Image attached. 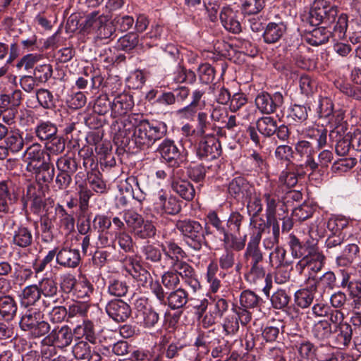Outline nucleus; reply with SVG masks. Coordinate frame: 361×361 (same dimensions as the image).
I'll list each match as a JSON object with an SVG mask.
<instances>
[{
    "instance_id": "20e7f679",
    "label": "nucleus",
    "mask_w": 361,
    "mask_h": 361,
    "mask_svg": "<svg viewBox=\"0 0 361 361\" xmlns=\"http://www.w3.org/2000/svg\"><path fill=\"white\" fill-rule=\"evenodd\" d=\"M40 309H30L22 317L19 322L22 331L27 332L30 337L37 338L50 331V324L44 321Z\"/></svg>"
},
{
    "instance_id": "a18cd8bd",
    "label": "nucleus",
    "mask_w": 361,
    "mask_h": 361,
    "mask_svg": "<svg viewBox=\"0 0 361 361\" xmlns=\"http://www.w3.org/2000/svg\"><path fill=\"white\" fill-rule=\"evenodd\" d=\"M225 335L233 336L239 331V322L236 317V309L233 308L231 312L227 314L222 324Z\"/></svg>"
},
{
    "instance_id": "f257e3e1",
    "label": "nucleus",
    "mask_w": 361,
    "mask_h": 361,
    "mask_svg": "<svg viewBox=\"0 0 361 361\" xmlns=\"http://www.w3.org/2000/svg\"><path fill=\"white\" fill-rule=\"evenodd\" d=\"M166 131L167 127L163 123L145 119L137 123L134 116H130L124 121L123 129L118 131L115 139L121 145L126 147L132 142L138 149H144L161 139Z\"/></svg>"
},
{
    "instance_id": "58836bf2",
    "label": "nucleus",
    "mask_w": 361,
    "mask_h": 361,
    "mask_svg": "<svg viewBox=\"0 0 361 361\" xmlns=\"http://www.w3.org/2000/svg\"><path fill=\"white\" fill-rule=\"evenodd\" d=\"M289 246L292 255L295 258L310 257L308 252L311 249L317 250L314 246L307 245L300 241V240L293 234L289 236Z\"/></svg>"
},
{
    "instance_id": "4be33fe9",
    "label": "nucleus",
    "mask_w": 361,
    "mask_h": 361,
    "mask_svg": "<svg viewBox=\"0 0 361 361\" xmlns=\"http://www.w3.org/2000/svg\"><path fill=\"white\" fill-rule=\"evenodd\" d=\"M32 230L27 226L20 225L14 230L12 243L21 248L30 247L34 243Z\"/></svg>"
},
{
    "instance_id": "412c9836",
    "label": "nucleus",
    "mask_w": 361,
    "mask_h": 361,
    "mask_svg": "<svg viewBox=\"0 0 361 361\" xmlns=\"http://www.w3.org/2000/svg\"><path fill=\"white\" fill-rule=\"evenodd\" d=\"M80 261V252L77 249L61 248L56 255L57 263L64 267L75 268Z\"/></svg>"
},
{
    "instance_id": "680f3d73",
    "label": "nucleus",
    "mask_w": 361,
    "mask_h": 361,
    "mask_svg": "<svg viewBox=\"0 0 361 361\" xmlns=\"http://www.w3.org/2000/svg\"><path fill=\"white\" fill-rule=\"evenodd\" d=\"M264 4V0H242L241 10L245 15H255L263 9Z\"/></svg>"
},
{
    "instance_id": "09e8293b",
    "label": "nucleus",
    "mask_w": 361,
    "mask_h": 361,
    "mask_svg": "<svg viewBox=\"0 0 361 361\" xmlns=\"http://www.w3.org/2000/svg\"><path fill=\"white\" fill-rule=\"evenodd\" d=\"M165 245H161V250L159 247L149 244L143 247L142 253L145 259L152 264H157L161 262L162 255H164L163 247H166Z\"/></svg>"
},
{
    "instance_id": "69168bd1",
    "label": "nucleus",
    "mask_w": 361,
    "mask_h": 361,
    "mask_svg": "<svg viewBox=\"0 0 361 361\" xmlns=\"http://www.w3.org/2000/svg\"><path fill=\"white\" fill-rule=\"evenodd\" d=\"M211 305L210 310L214 314V317H217L218 319H221L228 311L229 304L224 298H214Z\"/></svg>"
},
{
    "instance_id": "9d476101",
    "label": "nucleus",
    "mask_w": 361,
    "mask_h": 361,
    "mask_svg": "<svg viewBox=\"0 0 361 361\" xmlns=\"http://www.w3.org/2000/svg\"><path fill=\"white\" fill-rule=\"evenodd\" d=\"M37 285L42 297L43 311L49 309L52 305L59 302L57 283L53 279L44 278Z\"/></svg>"
},
{
    "instance_id": "9b49d317",
    "label": "nucleus",
    "mask_w": 361,
    "mask_h": 361,
    "mask_svg": "<svg viewBox=\"0 0 361 361\" xmlns=\"http://www.w3.org/2000/svg\"><path fill=\"white\" fill-rule=\"evenodd\" d=\"M73 330L68 325L56 326L42 340V343H52L59 348L69 346L73 339Z\"/></svg>"
},
{
    "instance_id": "3c124183",
    "label": "nucleus",
    "mask_w": 361,
    "mask_h": 361,
    "mask_svg": "<svg viewBox=\"0 0 361 361\" xmlns=\"http://www.w3.org/2000/svg\"><path fill=\"white\" fill-rule=\"evenodd\" d=\"M156 227L152 221L142 220V223L134 231L135 237L140 239L154 238L156 235Z\"/></svg>"
},
{
    "instance_id": "6e6d98bb",
    "label": "nucleus",
    "mask_w": 361,
    "mask_h": 361,
    "mask_svg": "<svg viewBox=\"0 0 361 361\" xmlns=\"http://www.w3.org/2000/svg\"><path fill=\"white\" fill-rule=\"evenodd\" d=\"M290 296L283 289H279L271 297V302L274 308L283 310L288 307Z\"/></svg>"
},
{
    "instance_id": "c756f323",
    "label": "nucleus",
    "mask_w": 361,
    "mask_h": 361,
    "mask_svg": "<svg viewBox=\"0 0 361 361\" xmlns=\"http://www.w3.org/2000/svg\"><path fill=\"white\" fill-rule=\"evenodd\" d=\"M34 133L39 140L46 142L58 133V128L55 123L49 121H40L35 127Z\"/></svg>"
},
{
    "instance_id": "7ed1b4c3",
    "label": "nucleus",
    "mask_w": 361,
    "mask_h": 361,
    "mask_svg": "<svg viewBox=\"0 0 361 361\" xmlns=\"http://www.w3.org/2000/svg\"><path fill=\"white\" fill-rule=\"evenodd\" d=\"M175 227L182 235L185 245L191 250L200 252L204 247L209 246L206 236L212 233L209 227H204L199 221L191 219L177 220Z\"/></svg>"
},
{
    "instance_id": "2f4dec72",
    "label": "nucleus",
    "mask_w": 361,
    "mask_h": 361,
    "mask_svg": "<svg viewBox=\"0 0 361 361\" xmlns=\"http://www.w3.org/2000/svg\"><path fill=\"white\" fill-rule=\"evenodd\" d=\"M314 283L311 285L312 290H321L324 293L326 290H333L336 285L335 274L329 271L317 279L313 278Z\"/></svg>"
},
{
    "instance_id": "0e129e2a",
    "label": "nucleus",
    "mask_w": 361,
    "mask_h": 361,
    "mask_svg": "<svg viewBox=\"0 0 361 361\" xmlns=\"http://www.w3.org/2000/svg\"><path fill=\"white\" fill-rule=\"evenodd\" d=\"M36 97L40 106L44 109H50L55 106L54 96L47 89L41 88L37 90Z\"/></svg>"
},
{
    "instance_id": "052dcab7",
    "label": "nucleus",
    "mask_w": 361,
    "mask_h": 361,
    "mask_svg": "<svg viewBox=\"0 0 361 361\" xmlns=\"http://www.w3.org/2000/svg\"><path fill=\"white\" fill-rule=\"evenodd\" d=\"M52 74V66L49 63L37 66L33 72V75L38 83H45L51 78Z\"/></svg>"
},
{
    "instance_id": "bb28decb",
    "label": "nucleus",
    "mask_w": 361,
    "mask_h": 361,
    "mask_svg": "<svg viewBox=\"0 0 361 361\" xmlns=\"http://www.w3.org/2000/svg\"><path fill=\"white\" fill-rule=\"evenodd\" d=\"M73 333L76 338L80 339L84 337L91 343H96L97 334L94 325L88 319H83L82 324L77 325L73 329Z\"/></svg>"
},
{
    "instance_id": "5701e85b",
    "label": "nucleus",
    "mask_w": 361,
    "mask_h": 361,
    "mask_svg": "<svg viewBox=\"0 0 361 361\" xmlns=\"http://www.w3.org/2000/svg\"><path fill=\"white\" fill-rule=\"evenodd\" d=\"M259 238L250 239L243 256V262L245 264L262 262L264 256L259 247Z\"/></svg>"
},
{
    "instance_id": "a19ab883",
    "label": "nucleus",
    "mask_w": 361,
    "mask_h": 361,
    "mask_svg": "<svg viewBox=\"0 0 361 361\" xmlns=\"http://www.w3.org/2000/svg\"><path fill=\"white\" fill-rule=\"evenodd\" d=\"M262 299L250 290H243L240 295L241 307L246 309L257 308L260 306Z\"/></svg>"
},
{
    "instance_id": "6ab92c4d",
    "label": "nucleus",
    "mask_w": 361,
    "mask_h": 361,
    "mask_svg": "<svg viewBox=\"0 0 361 361\" xmlns=\"http://www.w3.org/2000/svg\"><path fill=\"white\" fill-rule=\"evenodd\" d=\"M25 160L27 162V171L40 165L44 160L45 152L39 143H33L24 152Z\"/></svg>"
},
{
    "instance_id": "13d9d810",
    "label": "nucleus",
    "mask_w": 361,
    "mask_h": 361,
    "mask_svg": "<svg viewBox=\"0 0 361 361\" xmlns=\"http://www.w3.org/2000/svg\"><path fill=\"white\" fill-rule=\"evenodd\" d=\"M237 233L227 231L222 235L224 237L223 241L225 245L229 246L231 248L236 251H240L244 249L245 246L246 235L243 239L239 240L236 236Z\"/></svg>"
},
{
    "instance_id": "ea45409f",
    "label": "nucleus",
    "mask_w": 361,
    "mask_h": 361,
    "mask_svg": "<svg viewBox=\"0 0 361 361\" xmlns=\"http://www.w3.org/2000/svg\"><path fill=\"white\" fill-rule=\"evenodd\" d=\"M258 131L265 137H269L274 135L277 129V121L273 117L263 116L259 118L256 123Z\"/></svg>"
},
{
    "instance_id": "f8f14e48",
    "label": "nucleus",
    "mask_w": 361,
    "mask_h": 361,
    "mask_svg": "<svg viewBox=\"0 0 361 361\" xmlns=\"http://www.w3.org/2000/svg\"><path fill=\"white\" fill-rule=\"evenodd\" d=\"M111 96L113 97L111 116L117 118L126 114L134 106L133 97L126 92H117L114 87L111 89Z\"/></svg>"
},
{
    "instance_id": "4c0bfd02",
    "label": "nucleus",
    "mask_w": 361,
    "mask_h": 361,
    "mask_svg": "<svg viewBox=\"0 0 361 361\" xmlns=\"http://www.w3.org/2000/svg\"><path fill=\"white\" fill-rule=\"evenodd\" d=\"M331 36V32L325 27L314 29L305 37L306 42L312 46H319L326 43Z\"/></svg>"
},
{
    "instance_id": "4468645a",
    "label": "nucleus",
    "mask_w": 361,
    "mask_h": 361,
    "mask_svg": "<svg viewBox=\"0 0 361 361\" xmlns=\"http://www.w3.org/2000/svg\"><path fill=\"white\" fill-rule=\"evenodd\" d=\"M352 336L353 329L348 323L344 322V324L334 326L329 345L338 349H343L350 343Z\"/></svg>"
},
{
    "instance_id": "338daca9",
    "label": "nucleus",
    "mask_w": 361,
    "mask_h": 361,
    "mask_svg": "<svg viewBox=\"0 0 361 361\" xmlns=\"http://www.w3.org/2000/svg\"><path fill=\"white\" fill-rule=\"evenodd\" d=\"M116 240L118 241V244L122 250L125 252H134V243L132 237L126 231H116Z\"/></svg>"
},
{
    "instance_id": "4d7b16f0",
    "label": "nucleus",
    "mask_w": 361,
    "mask_h": 361,
    "mask_svg": "<svg viewBox=\"0 0 361 361\" xmlns=\"http://www.w3.org/2000/svg\"><path fill=\"white\" fill-rule=\"evenodd\" d=\"M121 214L123 221L133 233L142 223V216L133 210L125 209Z\"/></svg>"
},
{
    "instance_id": "0eeeda50",
    "label": "nucleus",
    "mask_w": 361,
    "mask_h": 361,
    "mask_svg": "<svg viewBox=\"0 0 361 361\" xmlns=\"http://www.w3.org/2000/svg\"><path fill=\"white\" fill-rule=\"evenodd\" d=\"M153 202L154 209L161 215L175 216L179 214L182 209V202L163 190L154 195Z\"/></svg>"
},
{
    "instance_id": "603ef678",
    "label": "nucleus",
    "mask_w": 361,
    "mask_h": 361,
    "mask_svg": "<svg viewBox=\"0 0 361 361\" xmlns=\"http://www.w3.org/2000/svg\"><path fill=\"white\" fill-rule=\"evenodd\" d=\"M173 80L177 83L192 84L196 81V74L193 71L179 65L173 73Z\"/></svg>"
},
{
    "instance_id": "cd10ccee",
    "label": "nucleus",
    "mask_w": 361,
    "mask_h": 361,
    "mask_svg": "<svg viewBox=\"0 0 361 361\" xmlns=\"http://www.w3.org/2000/svg\"><path fill=\"white\" fill-rule=\"evenodd\" d=\"M188 293L183 288H178L168 295L164 305L173 310L183 308L188 303Z\"/></svg>"
},
{
    "instance_id": "49530a36",
    "label": "nucleus",
    "mask_w": 361,
    "mask_h": 361,
    "mask_svg": "<svg viewBox=\"0 0 361 361\" xmlns=\"http://www.w3.org/2000/svg\"><path fill=\"white\" fill-rule=\"evenodd\" d=\"M265 204V215L266 218H271L276 216V209L280 202L279 198L275 194L271 192V191H266L262 195Z\"/></svg>"
},
{
    "instance_id": "e433bc0d",
    "label": "nucleus",
    "mask_w": 361,
    "mask_h": 361,
    "mask_svg": "<svg viewBox=\"0 0 361 361\" xmlns=\"http://www.w3.org/2000/svg\"><path fill=\"white\" fill-rule=\"evenodd\" d=\"M333 326L326 320H319L316 322L312 329L313 337L319 341H328L329 343L333 334Z\"/></svg>"
},
{
    "instance_id": "393cba45",
    "label": "nucleus",
    "mask_w": 361,
    "mask_h": 361,
    "mask_svg": "<svg viewBox=\"0 0 361 361\" xmlns=\"http://www.w3.org/2000/svg\"><path fill=\"white\" fill-rule=\"evenodd\" d=\"M339 128L340 127H338L336 129L331 130L329 136L331 142H336L335 151L336 154L339 156H345L351 149L350 142L348 133L343 137L341 132L339 130Z\"/></svg>"
},
{
    "instance_id": "b1692460",
    "label": "nucleus",
    "mask_w": 361,
    "mask_h": 361,
    "mask_svg": "<svg viewBox=\"0 0 361 361\" xmlns=\"http://www.w3.org/2000/svg\"><path fill=\"white\" fill-rule=\"evenodd\" d=\"M286 32V25L283 23H269L262 35L264 42L274 44L279 41Z\"/></svg>"
},
{
    "instance_id": "c03bdc74",
    "label": "nucleus",
    "mask_w": 361,
    "mask_h": 361,
    "mask_svg": "<svg viewBox=\"0 0 361 361\" xmlns=\"http://www.w3.org/2000/svg\"><path fill=\"white\" fill-rule=\"evenodd\" d=\"M220 337L216 332L215 329L209 330L206 332H202L198 335L195 341V345L197 348L204 347L207 348V352H209L210 348L214 342Z\"/></svg>"
},
{
    "instance_id": "774afa93",
    "label": "nucleus",
    "mask_w": 361,
    "mask_h": 361,
    "mask_svg": "<svg viewBox=\"0 0 361 361\" xmlns=\"http://www.w3.org/2000/svg\"><path fill=\"white\" fill-rule=\"evenodd\" d=\"M40 59L41 56L39 54H26L17 62L16 67L19 71L23 69L28 71L34 68Z\"/></svg>"
},
{
    "instance_id": "37998d69",
    "label": "nucleus",
    "mask_w": 361,
    "mask_h": 361,
    "mask_svg": "<svg viewBox=\"0 0 361 361\" xmlns=\"http://www.w3.org/2000/svg\"><path fill=\"white\" fill-rule=\"evenodd\" d=\"M314 292L312 290L311 285L309 288L298 290L295 293V304L303 309L310 307L313 302Z\"/></svg>"
},
{
    "instance_id": "423d86ee",
    "label": "nucleus",
    "mask_w": 361,
    "mask_h": 361,
    "mask_svg": "<svg viewBox=\"0 0 361 361\" xmlns=\"http://www.w3.org/2000/svg\"><path fill=\"white\" fill-rule=\"evenodd\" d=\"M338 7L326 0H315L310 11V23L312 25H325L334 22Z\"/></svg>"
},
{
    "instance_id": "79ce46f5",
    "label": "nucleus",
    "mask_w": 361,
    "mask_h": 361,
    "mask_svg": "<svg viewBox=\"0 0 361 361\" xmlns=\"http://www.w3.org/2000/svg\"><path fill=\"white\" fill-rule=\"evenodd\" d=\"M93 350L90 344L82 340L75 343L72 348V353L74 357L78 360L88 361Z\"/></svg>"
},
{
    "instance_id": "a878e982",
    "label": "nucleus",
    "mask_w": 361,
    "mask_h": 361,
    "mask_svg": "<svg viewBox=\"0 0 361 361\" xmlns=\"http://www.w3.org/2000/svg\"><path fill=\"white\" fill-rule=\"evenodd\" d=\"M173 192L186 201H191L195 195V190L192 184L186 179H173L171 183Z\"/></svg>"
},
{
    "instance_id": "c85d7f7f",
    "label": "nucleus",
    "mask_w": 361,
    "mask_h": 361,
    "mask_svg": "<svg viewBox=\"0 0 361 361\" xmlns=\"http://www.w3.org/2000/svg\"><path fill=\"white\" fill-rule=\"evenodd\" d=\"M29 172L35 175L36 180L39 183H50L55 175L54 166L47 161H43L42 164L32 168Z\"/></svg>"
},
{
    "instance_id": "1a4fd4ad",
    "label": "nucleus",
    "mask_w": 361,
    "mask_h": 361,
    "mask_svg": "<svg viewBox=\"0 0 361 361\" xmlns=\"http://www.w3.org/2000/svg\"><path fill=\"white\" fill-rule=\"evenodd\" d=\"M157 152L170 167L178 168L186 159L183 152L170 139L164 140L159 145Z\"/></svg>"
},
{
    "instance_id": "ddd939ff",
    "label": "nucleus",
    "mask_w": 361,
    "mask_h": 361,
    "mask_svg": "<svg viewBox=\"0 0 361 361\" xmlns=\"http://www.w3.org/2000/svg\"><path fill=\"white\" fill-rule=\"evenodd\" d=\"M283 104V97L279 92L273 94L267 92L259 94L255 99V104L257 109L262 113L270 114L276 111L277 108Z\"/></svg>"
},
{
    "instance_id": "7c9ffc66",
    "label": "nucleus",
    "mask_w": 361,
    "mask_h": 361,
    "mask_svg": "<svg viewBox=\"0 0 361 361\" xmlns=\"http://www.w3.org/2000/svg\"><path fill=\"white\" fill-rule=\"evenodd\" d=\"M130 261L131 267L128 269V272L139 283V285L145 286L151 282L150 273L142 267L137 261H135L133 258H130Z\"/></svg>"
},
{
    "instance_id": "2eb2a0df",
    "label": "nucleus",
    "mask_w": 361,
    "mask_h": 361,
    "mask_svg": "<svg viewBox=\"0 0 361 361\" xmlns=\"http://www.w3.org/2000/svg\"><path fill=\"white\" fill-rule=\"evenodd\" d=\"M107 314L116 322H123L131 315V308L122 300H113L106 305Z\"/></svg>"
},
{
    "instance_id": "72a5a7b5",
    "label": "nucleus",
    "mask_w": 361,
    "mask_h": 361,
    "mask_svg": "<svg viewBox=\"0 0 361 361\" xmlns=\"http://www.w3.org/2000/svg\"><path fill=\"white\" fill-rule=\"evenodd\" d=\"M341 287L346 288L352 299H361V279L350 280V274L343 271Z\"/></svg>"
},
{
    "instance_id": "de8ad7c7",
    "label": "nucleus",
    "mask_w": 361,
    "mask_h": 361,
    "mask_svg": "<svg viewBox=\"0 0 361 361\" xmlns=\"http://www.w3.org/2000/svg\"><path fill=\"white\" fill-rule=\"evenodd\" d=\"M5 145L12 153L21 151L24 147V139L18 132H11L6 137Z\"/></svg>"
},
{
    "instance_id": "aec40b11",
    "label": "nucleus",
    "mask_w": 361,
    "mask_h": 361,
    "mask_svg": "<svg viewBox=\"0 0 361 361\" xmlns=\"http://www.w3.org/2000/svg\"><path fill=\"white\" fill-rule=\"evenodd\" d=\"M237 16L238 12L230 6H224L219 14L223 26L233 33H238L241 31V25Z\"/></svg>"
},
{
    "instance_id": "864d4df0",
    "label": "nucleus",
    "mask_w": 361,
    "mask_h": 361,
    "mask_svg": "<svg viewBox=\"0 0 361 361\" xmlns=\"http://www.w3.org/2000/svg\"><path fill=\"white\" fill-rule=\"evenodd\" d=\"M128 290V286L123 280L112 279L109 281L108 293L114 297H123L126 295Z\"/></svg>"
},
{
    "instance_id": "e2e57ef3",
    "label": "nucleus",
    "mask_w": 361,
    "mask_h": 361,
    "mask_svg": "<svg viewBox=\"0 0 361 361\" xmlns=\"http://www.w3.org/2000/svg\"><path fill=\"white\" fill-rule=\"evenodd\" d=\"M112 102L107 94H102L97 98L93 106V111L99 115H104L109 111H111Z\"/></svg>"
},
{
    "instance_id": "473e14b6",
    "label": "nucleus",
    "mask_w": 361,
    "mask_h": 361,
    "mask_svg": "<svg viewBox=\"0 0 361 361\" xmlns=\"http://www.w3.org/2000/svg\"><path fill=\"white\" fill-rule=\"evenodd\" d=\"M18 306L13 297L8 295L0 296V315L6 321L12 320L16 314Z\"/></svg>"
},
{
    "instance_id": "8fccbe9b",
    "label": "nucleus",
    "mask_w": 361,
    "mask_h": 361,
    "mask_svg": "<svg viewBox=\"0 0 361 361\" xmlns=\"http://www.w3.org/2000/svg\"><path fill=\"white\" fill-rule=\"evenodd\" d=\"M66 148L65 140L63 137L58 135L53 136L50 140L46 141L45 149L49 154L58 155L61 154Z\"/></svg>"
},
{
    "instance_id": "f3484780",
    "label": "nucleus",
    "mask_w": 361,
    "mask_h": 361,
    "mask_svg": "<svg viewBox=\"0 0 361 361\" xmlns=\"http://www.w3.org/2000/svg\"><path fill=\"white\" fill-rule=\"evenodd\" d=\"M290 341L301 358L314 359L316 346L310 341L300 335L294 334L291 336Z\"/></svg>"
},
{
    "instance_id": "f03ea898",
    "label": "nucleus",
    "mask_w": 361,
    "mask_h": 361,
    "mask_svg": "<svg viewBox=\"0 0 361 361\" xmlns=\"http://www.w3.org/2000/svg\"><path fill=\"white\" fill-rule=\"evenodd\" d=\"M165 262L176 274L195 292L200 289L201 286L197 280L195 271L193 267L183 259L186 257V253L174 241H167L166 246L163 247Z\"/></svg>"
},
{
    "instance_id": "dca6fc26",
    "label": "nucleus",
    "mask_w": 361,
    "mask_h": 361,
    "mask_svg": "<svg viewBox=\"0 0 361 361\" xmlns=\"http://www.w3.org/2000/svg\"><path fill=\"white\" fill-rule=\"evenodd\" d=\"M228 192L235 198H250L255 187L241 176L233 178L228 185Z\"/></svg>"
},
{
    "instance_id": "39448f33",
    "label": "nucleus",
    "mask_w": 361,
    "mask_h": 361,
    "mask_svg": "<svg viewBox=\"0 0 361 361\" xmlns=\"http://www.w3.org/2000/svg\"><path fill=\"white\" fill-rule=\"evenodd\" d=\"M83 30L87 33L94 31L95 38L102 40L109 39L116 30L111 23H108L106 16L95 11L86 16Z\"/></svg>"
},
{
    "instance_id": "5fc2aeb1",
    "label": "nucleus",
    "mask_w": 361,
    "mask_h": 361,
    "mask_svg": "<svg viewBox=\"0 0 361 361\" xmlns=\"http://www.w3.org/2000/svg\"><path fill=\"white\" fill-rule=\"evenodd\" d=\"M138 43V35L134 32H129L118 40L117 47L123 51H130L135 48Z\"/></svg>"
},
{
    "instance_id": "f704fd0d",
    "label": "nucleus",
    "mask_w": 361,
    "mask_h": 361,
    "mask_svg": "<svg viewBox=\"0 0 361 361\" xmlns=\"http://www.w3.org/2000/svg\"><path fill=\"white\" fill-rule=\"evenodd\" d=\"M42 298L37 284L25 287L20 294V300L23 306L27 307L35 305Z\"/></svg>"
},
{
    "instance_id": "bf43d9fd",
    "label": "nucleus",
    "mask_w": 361,
    "mask_h": 361,
    "mask_svg": "<svg viewBox=\"0 0 361 361\" xmlns=\"http://www.w3.org/2000/svg\"><path fill=\"white\" fill-rule=\"evenodd\" d=\"M250 225L257 231V233L250 237V239L259 238V241H261L262 234L268 230V219H264L263 217L256 216V217L252 216L250 220Z\"/></svg>"
},
{
    "instance_id": "6e6552de",
    "label": "nucleus",
    "mask_w": 361,
    "mask_h": 361,
    "mask_svg": "<svg viewBox=\"0 0 361 361\" xmlns=\"http://www.w3.org/2000/svg\"><path fill=\"white\" fill-rule=\"evenodd\" d=\"M196 156L201 160L210 161L217 159L221 154L220 142L214 135L201 136L195 145Z\"/></svg>"
},
{
    "instance_id": "a211bd4d",
    "label": "nucleus",
    "mask_w": 361,
    "mask_h": 361,
    "mask_svg": "<svg viewBox=\"0 0 361 361\" xmlns=\"http://www.w3.org/2000/svg\"><path fill=\"white\" fill-rule=\"evenodd\" d=\"M295 151L302 157H305L306 159L303 166L305 168L310 169L312 171L317 170V161L314 158L315 154L314 149L312 145L307 140H300L298 142L295 147Z\"/></svg>"
},
{
    "instance_id": "c9c22d12",
    "label": "nucleus",
    "mask_w": 361,
    "mask_h": 361,
    "mask_svg": "<svg viewBox=\"0 0 361 361\" xmlns=\"http://www.w3.org/2000/svg\"><path fill=\"white\" fill-rule=\"evenodd\" d=\"M57 171L73 176L78 169L79 164L74 156L65 154L60 157L56 163Z\"/></svg>"
}]
</instances>
